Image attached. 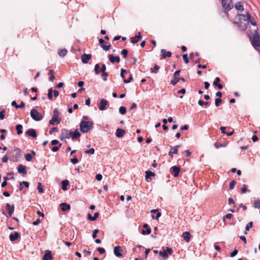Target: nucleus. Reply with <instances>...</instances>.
<instances>
[{
	"mask_svg": "<svg viewBox=\"0 0 260 260\" xmlns=\"http://www.w3.org/2000/svg\"><path fill=\"white\" fill-rule=\"evenodd\" d=\"M249 14L248 13H246V14H239V23L238 25L239 28L241 30H245L247 28L248 26V18H249Z\"/></svg>",
	"mask_w": 260,
	"mask_h": 260,
	"instance_id": "1",
	"label": "nucleus"
},
{
	"mask_svg": "<svg viewBox=\"0 0 260 260\" xmlns=\"http://www.w3.org/2000/svg\"><path fill=\"white\" fill-rule=\"evenodd\" d=\"M93 124L92 121L82 120L80 123V130L83 133H86L92 128Z\"/></svg>",
	"mask_w": 260,
	"mask_h": 260,
	"instance_id": "2",
	"label": "nucleus"
},
{
	"mask_svg": "<svg viewBox=\"0 0 260 260\" xmlns=\"http://www.w3.org/2000/svg\"><path fill=\"white\" fill-rule=\"evenodd\" d=\"M10 153L12 154L11 159L14 162L17 161L22 156L21 150L17 147H13Z\"/></svg>",
	"mask_w": 260,
	"mask_h": 260,
	"instance_id": "3",
	"label": "nucleus"
},
{
	"mask_svg": "<svg viewBox=\"0 0 260 260\" xmlns=\"http://www.w3.org/2000/svg\"><path fill=\"white\" fill-rule=\"evenodd\" d=\"M30 115L31 118L35 121H40L43 119L42 115L34 108L31 110Z\"/></svg>",
	"mask_w": 260,
	"mask_h": 260,
	"instance_id": "4",
	"label": "nucleus"
},
{
	"mask_svg": "<svg viewBox=\"0 0 260 260\" xmlns=\"http://www.w3.org/2000/svg\"><path fill=\"white\" fill-rule=\"evenodd\" d=\"M257 29V28L256 27L254 30L255 31V33L254 35L252 40H251V44L254 48L255 49L257 47L260 46V39H259V36L256 30Z\"/></svg>",
	"mask_w": 260,
	"mask_h": 260,
	"instance_id": "5",
	"label": "nucleus"
},
{
	"mask_svg": "<svg viewBox=\"0 0 260 260\" xmlns=\"http://www.w3.org/2000/svg\"><path fill=\"white\" fill-rule=\"evenodd\" d=\"M172 252V249L169 247H167L166 250H164V251H159L158 254L165 259H167L168 257V254H171Z\"/></svg>",
	"mask_w": 260,
	"mask_h": 260,
	"instance_id": "6",
	"label": "nucleus"
},
{
	"mask_svg": "<svg viewBox=\"0 0 260 260\" xmlns=\"http://www.w3.org/2000/svg\"><path fill=\"white\" fill-rule=\"evenodd\" d=\"M71 137V132L67 129H62L59 136V139L63 140L66 139H70Z\"/></svg>",
	"mask_w": 260,
	"mask_h": 260,
	"instance_id": "7",
	"label": "nucleus"
},
{
	"mask_svg": "<svg viewBox=\"0 0 260 260\" xmlns=\"http://www.w3.org/2000/svg\"><path fill=\"white\" fill-rule=\"evenodd\" d=\"M222 7L226 10H230L233 8L232 0H222Z\"/></svg>",
	"mask_w": 260,
	"mask_h": 260,
	"instance_id": "8",
	"label": "nucleus"
},
{
	"mask_svg": "<svg viewBox=\"0 0 260 260\" xmlns=\"http://www.w3.org/2000/svg\"><path fill=\"white\" fill-rule=\"evenodd\" d=\"M114 254L118 257H122V248L120 246H116L114 248Z\"/></svg>",
	"mask_w": 260,
	"mask_h": 260,
	"instance_id": "9",
	"label": "nucleus"
},
{
	"mask_svg": "<svg viewBox=\"0 0 260 260\" xmlns=\"http://www.w3.org/2000/svg\"><path fill=\"white\" fill-rule=\"evenodd\" d=\"M6 208L8 211V213L9 214V216H11L14 211V209H15L14 205H12V206H11L10 204L7 203L6 204Z\"/></svg>",
	"mask_w": 260,
	"mask_h": 260,
	"instance_id": "10",
	"label": "nucleus"
},
{
	"mask_svg": "<svg viewBox=\"0 0 260 260\" xmlns=\"http://www.w3.org/2000/svg\"><path fill=\"white\" fill-rule=\"evenodd\" d=\"M17 171L20 174H22L23 175L26 174L27 173L26 167L21 164L19 165L17 167Z\"/></svg>",
	"mask_w": 260,
	"mask_h": 260,
	"instance_id": "11",
	"label": "nucleus"
},
{
	"mask_svg": "<svg viewBox=\"0 0 260 260\" xmlns=\"http://www.w3.org/2000/svg\"><path fill=\"white\" fill-rule=\"evenodd\" d=\"M91 58V55L90 54L84 53L81 56V60L84 63H87Z\"/></svg>",
	"mask_w": 260,
	"mask_h": 260,
	"instance_id": "12",
	"label": "nucleus"
},
{
	"mask_svg": "<svg viewBox=\"0 0 260 260\" xmlns=\"http://www.w3.org/2000/svg\"><path fill=\"white\" fill-rule=\"evenodd\" d=\"M26 135L35 138L37 137V133L35 129L33 128L28 129L25 133Z\"/></svg>",
	"mask_w": 260,
	"mask_h": 260,
	"instance_id": "13",
	"label": "nucleus"
},
{
	"mask_svg": "<svg viewBox=\"0 0 260 260\" xmlns=\"http://www.w3.org/2000/svg\"><path fill=\"white\" fill-rule=\"evenodd\" d=\"M108 104V101L105 99H102L100 102V106L99 107V109L103 111L106 109V106Z\"/></svg>",
	"mask_w": 260,
	"mask_h": 260,
	"instance_id": "14",
	"label": "nucleus"
},
{
	"mask_svg": "<svg viewBox=\"0 0 260 260\" xmlns=\"http://www.w3.org/2000/svg\"><path fill=\"white\" fill-rule=\"evenodd\" d=\"M150 212H151V213H154V214L156 213L155 214V216L154 215V214H152L151 215L152 218L153 219H156V220H158V218L161 216V213L159 212L157 209H152V210H151Z\"/></svg>",
	"mask_w": 260,
	"mask_h": 260,
	"instance_id": "15",
	"label": "nucleus"
},
{
	"mask_svg": "<svg viewBox=\"0 0 260 260\" xmlns=\"http://www.w3.org/2000/svg\"><path fill=\"white\" fill-rule=\"evenodd\" d=\"M81 136L80 133L78 132V129H76L74 132H71V137L73 140L78 139Z\"/></svg>",
	"mask_w": 260,
	"mask_h": 260,
	"instance_id": "16",
	"label": "nucleus"
},
{
	"mask_svg": "<svg viewBox=\"0 0 260 260\" xmlns=\"http://www.w3.org/2000/svg\"><path fill=\"white\" fill-rule=\"evenodd\" d=\"M110 61L113 63L114 62L118 63L120 61V58L117 56H114L113 54L110 55L109 56Z\"/></svg>",
	"mask_w": 260,
	"mask_h": 260,
	"instance_id": "17",
	"label": "nucleus"
},
{
	"mask_svg": "<svg viewBox=\"0 0 260 260\" xmlns=\"http://www.w3.org/2000/svg\"><path fill=\"white\" fill-rule=\"evenodd\" d=\"M19 237V234L17 232H15L14 234L10 235L9 239L11 241L13 242L17 240Z\"/></svg>",
	"mask_w": 260,
	"mask_h": 260,
	"instance_id": "18",
	"label": "nucleus"
},
{
	"mask_svg": "<svg viewBox=\"0 0 260 260\" xmlns=\"http://www.w3.org/2000/svg\"><path fill=\"white\" fill-rule=\"evenodd\" d=\"M171 170L174 177H176L178 176L180 171V169L178 167L176 166H173L171 168Z\"/></svg>",
	"mask_w": 260,
	"mask_h": 260,
	"instance_id": "19",
	"label": "nucleus"
},
{
	"mask_svg": "<svg viewBox=\"0 0 260 260\" xmlns=\"http://www.w3.org/2000/svg\"><path fill=\"white\" fill-rule=\"evenodd\" d=\"M160 52L161 53L162 58L170 57L172 55V53L170 51H167L164 49H161Z\"/></svg>",
	"mask_w": 260,
	"mask_h": 260,
	"instance_id": "20",
	"label": "nucleus"
},
{
	"mask_svg": "<svg viewBox=\"0 0 260 260\" xmlns=\"http://www.w3.org/2000/svg\"><path fill=\"white\" fill-rule=\"evenodd\" d=\"M179 147H180V145H177L175 147H174V148H173L172 146H170V147L171 148V150L169 152V155L171 157H173V154H177L178 152V148Z\"/></svg>",
	"mask_w": 260,
	"mask_h": 260,
	"instance_id": "21",
	"label": "nucleus"
},
{
	"mask_svg": "<svg viewBox=\"0 0 260 260\" xmlns=\"http://www.w3.org/2000/svg\"><path fill=\"white\" fill-rule=\"evenodd\" d=\"M125 133V130L118 128L116 129L115 135L118 138H121Z\"/></svg>",
	"mask_w": 260,
	"mask_h": 260,
	"instance_id": "22",
	"label": "nucleus"
},
{
	"mask_svg": "<svg viewBox=\"0 0 260 260\" xmlns=\"http://www.w3.org/2000/svg\"><path fill=\"white\" fill-rule=\"evenodd\" d=\"M143 228L144 229H146V231H145L144 230H143L142 231V234L143 235H149L151 233V229L147 224H144L143 225Z\"/></svg>",
	"mask_w": 260,
	"mask_h": 260,
	"instance_id": "23",
	"label": "nucleus"
},
{
	"mask_svg": "<svg viewBox=\"0 0 260 260\" xmlns=\"http://www.w3.org/2000/svg\"><path fill=\"white\" fill-rule=\"evenodd\" d=\"M60 206L61 207V210L63 211L69 210L71 208L70 205L66 203H61Z\"/></svg>",
	"mask_w": 260,
	"mask_h": 260,
	"instance_id": "24",
	"label": "nucleus"
},
{
	"mask_svg": "<svg viewBox=\"0 0 260 260\" xmlns=\"http://www.w3.org/2000/svg\"><path fill=\"white\" fill-rule=\"evenodd\" d=\"M52 258L51 252L50 251H46L43 256V260H51Z\"/></svg>",
	"mask_w": 260,
	"mask_h": 260,
	"instance_id": "25",
	"label": "nucleus"
},
{
	"mask_svg": "<svg viewBox=\"0 0 260 260\" xmlns=\"http://www.w3.org/2000/svg\"><path fill=\"white\" fill-rule=\"evenodd\" d=\"M190 237L191 235L188 232H185L183 233L182 237L183 238L184 240L187 242H188L189 241Z\"/></svg>",
	"mask_w": 260,
	"mask_h": 260,
	"instance_id": "26",
	"label": "nucleus"
},
{
	"mask_svg": "<svg viewBox=\"0 0 260 260\" xmlns=\"http://www.w3.org/2000/svg\"><path fill=\"white\" fill-rule=\"evenodd\" d=\"M145 179L147 182H149V179L152 176H155V174L154 173L150 171H146L145 172Z\"/></svg>",
	"mask_w": 260,
	"mask_h": 260,
	"instance_id": "27",
	"label": "nucleus"
},
{
	"mask_svg": "<svg viewBox=\"0 0 260 260\" xmlns=\"http://www.w3.org/2000/svg\"><path fill=\"white\" fill-rule=\"evenodd\" d=\"M60 119H58L55 117H53L52 119L49 120V123L50 125H54L55 122H56L57 124H59L60 122Z\"/></svg>",
	"mask_w": 260,
	"mask_h": 260,
	"instance_id": "28",
	"label": "nucleus"
},
{
	"mask_svg": "<svg viewBox=\"0 0 260 260\" xmlns=\"http://www.w3.org/2000/svg\"><path fill=\"white\" fill-rule=\"evenodd\" d=\"M69 181L67 179L63 180V181H62V182H61L62 189L63 190H66L67 189V186L69 185Z\"/></svg>",
	"mask_w": 260,
	"mask_h": 260,
	"instance_id": "29",
	"label": "nucleus"
},
{
	"mask_svg": "<svg viewBox=\"0 0 260 260\" xmlns=\"http://www.w3.org/2000/svg\"><path fill=\"white\" fill-rule=\"evenodd\" d=\"M22 129H23V126L21 124H17L16 125V129L17 131V134L18 135H20L21 134H22V133H23Z\"/></svg>",
	"mask_w": 260,
	"mask_h": 260,
	"instance_id": "30",
	"label": "nucleus"
},
{
	"mask_svg": "<svg viewBox=\"0 0 260 260\" xmlns=\"http://www.w3.org/2000/svg\"><path fill=\"white\" fill-rule=\"evenodd\" d=\"M23 185H24V186L25 187L28 188L29 184L28 182L25 181H23L20 182L19 184V190H22L23 189Z\"/></svg>",
	"mask_w": 260,
	"mask_h": 260,
	"instance_id": "31",
	"label": "nucleus"
},
{
	"mask_svg": "<svg viewBox=\"0 0 260 260\" xmlns=\"http://www.w3.org/2000/svg\"><path fill=\"white\" fill-rule=\"evenodd\" d=\"M249 18H248V24L250 22L252 25L256 26V23L253 17H252L250 14H249Z\"/></svg>",
	"mask_w": 260,
	"mask_h": 260,
	"instance_id": "32",
	"label": "nucleus"
},
{
	"mask_svg": "<svg viewBox=\"0 0 260 260\" xmlns=\"http://www.w3.org/2000/svg\"><path fill=\"white\" fill-rule=\"evenodd\" d=\"M235 8L238 10L240 11L241 12L243 11L244 8L242 3L241 2H238L235 5Z\"/></svg>",
	"mask_w": 260,
	"mask_h": 260,
	"instance_id": "33",
	"label": "nucleus"
},
{
	"mask_svg": "<svg viewBox=\"0 0 260 260\" xmlns=\"http://www.w3.org/2000/svg\"><path fill=\"white\" fill-rule=\"evenodd\" d=\"M67 53V50L65 49H60L58 50V54L60 57H64L66 55Z\"/></svg>",
	"mask_w": 260,
	"mask_h": 260,
	"instance_id": "34",
	"label": "nucleus"
},
{
	"mask_svg": "<svg viewBox=\"0 0 260 260\" xmlns=\"http://www.w3.org/2000/svg\"><path fill=\"white\" fill-rule=\"evenodd\" d=\"M140 40V37H138L137 35L131 38V42L132 43H133V44L137 43V42H138Z\"/></svg>",
	"mask_w": 260,
	"mask_h": 260,
	"instance_id": "35",
	"label": "nucleus"
},
{
	"mask_svg": "<svg viewBox=\"0 0 260 260\" xmlns=\"http://www.w3.org/2000/svg\"><path fill=\"white\" fill-rule=\"evenodd\" d=\"M253 226V222L250 221L249 222L246 226L245 227V231L244 232V234H247V232L249 230V229L252 228Z\"/></svg>",
	"mask_w": 260,
	"mask_h": 260,
	"instance_id": "36",
	"label": "nucleus"
},
{
	"mask_svg": "<svg viewBox=\"0 0 260 260\" xmlns=\"http://www.w3.org/2000/svg\"><path fill=\"white\" fill-rule=\"evenodd\" d=\"M253 207L255 208L260 209V200H256L254 201Z\"/></svg>",
	"mask_w": 260,
	"mask_h": 260,
	"instance_id": "37",
	"label": "nucleus"
},
{
	"mask_svg": "<svg viewBox=\"0 0 260 260\" xmlns=\"http://www.w3.org/2000/svg\"><path fill=\"white\" fill-rule=\"evenodd\" d=\"M119 112L121 114L124 115L126 112V109L124 106H121L119 109Z\"/></svg>",
	"mask_w": 260,
	"mask_h": 260,
	"instance_id": "38",
	"label": "nucleus"
},
{
	"mask_svg": "<svg viewBox=\"0 0 260 260\" xmlns=\"http://www.w3.org/2000/svg\"><path fill=\"white\" fill-rule=\"evenodd\" d=\"M180 80V79L177 77H173V79L171 80V84L173 85H175Z\"/></svg>",
	"mask_w": 260,
	"mask_h": 260,
	"instance_id": "39",
	"label": "nucleus"
},
{
	"mask_svg": "<svg viewBox=\"0 0 260 260\" xmlns=\"http://www.w3.org/2000/svg\"><path fill=\"white\" fill-rule=\"evenodd\" d=\"M26 160L27 161H30L32 158V155L30 153H26L24 155Z\"/></svg>",
	"mask_w": 260,
	"mask_h": 260,
	"instance_id": "40",
	"label": "nucleus"
},
{
	"mask_svg": "<svg viewBox=\"0 0 260 260\" xmlns=\"http://www.w3.org/2000/svg\"><path fill=\"white\" fill-rule=\"evenodd\" d=\"M160 67L159 66L155 64L153 68H151V72L154 73H156L158 70L159 69Z\"/></svg>",
	"mask_w": 260,
	"mask_h": 260,
	"instance_id": "41",
	"label": "nucleus"
},
{
	"mask_svg": "<svg viewBox=\"0 0 260 260\" xmlns=\"http://www.w3.org/2000/svg\"><path fill=\"white\" fill-rule=\"evenodd\" d=\"M100 65L98 63H96L94 66V72L96 74H98L100 73Z\"/></svg>",
	"mask_w": 260,
	"mask_h": 260,
	"instance_id": "42",
	"label": "nucleus"
},
{
	"mask_svg": "<svg viewBox=\"0 0 260 260\" xmlns=\"http://www.w3.org/2000/svg\"><path fill=\"white\" fill-rule=\"evenodd\" d=\"M236 184V181L235 180H232L229 185L230 189L232 190L234 188L235 185Z\"/></svg>",
	"mask_w": 260,
	"mask_h": 260,
	"instance_id": "43",
	"label": "nucleus"
},
{
	"mask_svg": "<svg viewBox=\"0 0 260 260\" xmlns=\"http://www.w3.org/2000/svg\"><path fill=\"white\" fill-rule=\"evenodd\" d=\"M222 102L220 98H217L215 100V105L216 107H218Z\"/></svg>",
	"mask_w": 260,
	"mask_h": 260,
	"instance_id": "44",
	"label": "nucleus"
},
{
	"mask_svg": "<svg viewBox=\"0 0 260 260\" xmlns=\"http://www.w3.org/2000/svg\"><path fill=\"white\" fill-rule=\"evenodd\" d=\"M53 90L52 88H50L48 91V97L50 100H51L53 97L52 95Z\"/></svg>",
	"mask_w": 260,
	"mask_h": 260,
	"instance_id": "45",
	"label": "nucleus"
},
{
	"mask_svg": "<svg viewBox=\"0 0 260 260\" xmlns=\"http://www.w3.org/2000/svg\"><path fill=\"white\" fill-rule=\"evenodd\" d=\"M128 51L126 49H124L121 51V54L123 56V58H126L127 55Z\"/></svg>",
	"mask_w": 260,
	"mask_h": 260,
	"instance_id": "46",
	"label": "nucleus"
},
{
	"mask_svg": "<svg viewBox=\"0 0 260 260\" xmlns=\"http://www.w3.org/2000/svg\"><path fill=\"white\" fill-rule=\"evenodd\" d=\"M38 189L39 190V192L42 193L44 191L43 188L42 186V184L41 182H39L38 183Z\"/></svg>",
	"mask_w": 260,
	"mask_h": 260,
	"instance_id": "47",
	"label": "nucleus"
},
{
	"mask_svg": "<svg viewBox=\"0 0 260 260\" xmlns=\"http://www.w3.org/2000/svg\"><path fill=\"white\" fill-rule=\"evenodd\" d=\"M84 152H85V154H93L94 153V148H91L90 149L85 150Z\"/></svg>",
	"mask_w": 260,
	"mask_h": 260,
	"instance_id": "48",
	"label": "nucleus"
},
{
	"mask_svg": "<svg viewBox=\"0 0 260 260\" xmlns=\"http://www.w3.org/2000/svg\"><path fill=\"white\" fill-rule=\"evenodd\" d=\"M127 71L125 70V69H121V74H120V75H121V77L124 79H125L124 77V74H127Z\"/></svg>",
	"mask_w": 260,
	"mask_h": 260,
	"instance_id": "49",
	"label": "nucleus"
},
{
	"mask_svg": "<svg viewBox=\"0 0 260 260\" xmlns=\"http://www.w3.org/2000/svg\"><path fill=\"white\" fill-rule=\"evenodd\" d=\"M78 161V159L76 156H74L73 158L71 159V162L74 165L77 164Z\"/></svg>",
	"mask_w": 260,
	"mask_h": 260,
	"instance_id": "50",
	"label": "nucleus"
},
{
	"mask_svg": "<svg viewBox=\"0 0 260 260\" xmlns=\"http://www.w3.org/2000/svg\"><path fill=\"white\" fill-rule=\"evenodd\" d=\"M183 60L184 61V62L185 63H188L189 62V60H188V56H187V54H184L183 55Z\"/></svg>",
	"mask_w": 260,
	"mask_h": 260,
	"instance_id": "51",
	"label": "nucleus"
},
{
	"mask_svg": "<svg viewBox=\"0 0 260 260\" xmlns=\"http://www.w3.org/2000/svg\"><path fill=\"white\" fill-rule=\"evenodd\" d=\"M99 230L98 229H95L93 230L92 237L93 239H95L97 237V234L99 233Z\"/></svg>",
	"mask_w": 260,
	"mask_h": 260,
	"instance_id": "52",
	"label": "nucleus"
},
{
	"mask_svg": "<svg viewBox=\"0 0 260 260\" xmlns=\"http://www.w3.org/2000/svg\"><path fill=\"white\" fill-rule=\"evenodd\" d=\"M133 79V78L132 75L130 74L128 79L127 80V79H124L123 82L125 83H128L131 82V81H132Z\"/></svg>",
	"mask_w": 260,
	"mask_h": 260,
	"instance_id": "53",
	"label": "nucleus"
},
{
	"mask_svg": "<svg viewBox=\"0 0 260 260\" xmlns=\"http://www.w3.org/2000/svg\"><path fill=\"white\" fill-rule=\"evenodd\" d=\"M53 117H57L59 115V113L58 111L56 108L53 110Z\"/></svg>",
	"mask_w": 260,
	"mask_h": 260,
	"instance_id": "54",
	"label": "nucleus"
},
{
	"mask_svg": "<svg viewBox=\"0 0 260 260\" xmlns=\"http://www.w3.org/2000/svg\"><path fill=\"white\" fill-rule=\"evenodd\" d=\"M58 132V129L56 127H52L49 131V134L50 135L52 134L53 133H55V132Z\"/></svg>",
	"mask_w": 260,
	"mask_h": 260,
	"instance_id": "55",
	"label": "nucleus"
},
{
	"mask_svg": "<svg viewBox=\"0 0 260 260\" xmlns=\"http://www.w3.org/2000/svg\"><path fill=\"white\" fill-rule=\"evenodd\" d=\"M247 186L246 184L243 185V187L241 189L242 193H244L246 192V191H247Z\"/></svg>",
	"mask_w": 260,
	"mask_h": 260,
	"instance_id": "56",
	"label": "nucleus"
},
{
	"mask_svg": "<svg viewBox=\"0 0 260 260\" xmlns=\"http://www.w3.org/2000/svg\"><path fill=\"white\" fill-rule=\"evenodd\" d=\"M108 76V74L106 72L102 73V77H103L104 81H106L107 80Z\"/></svg>",
	"mask_w": 260,
	"mask_h": 260,
	"instance_id": "57",
	"label": "nucleus"
},
{
	"mask_svg": "<svg viewBox=\"0 0 260 260\" xmlns=\"http://www.w3.org/2000/svg\"><path fill=\"white\" fill-rule=\"evenodd\" d=\"M214 146H215V147L218 149L220 147H224L225 145L219 144L217 142H215L214 144Z\"/></svg>",
	"mask_w": 260,
	"mask_h": 260,
	"instance_id": "58",
	"label": "nucleus"
},
{
	"mask_svg": "<svg viewBox=\"0 0 260 260\" xmlns=\"http://www.w3.org/2000/svg\"><path fill=\"white\" fill-rule=\"evenodd\" d=\"M238 252V250L235 249L231 253L230 256L231 257H234L235 256H236Z\"/></svg>",
	"mask_w": 260,
	"mask_h": 260,
	"instance_id": "59",
	"label": "nucleus"
},
{
	"mask_svg": "<svg viewBox=\"0 0 260 260\" xmlns=\"http://www.w3.org/2000/svg\"><path fill=\"white\" fill-rule=\"evenodd\" d=\"M97 250L100 254H103L105 252V249L103 247H98Z\"/></svg>",
	"mask_w": 260,
	"mask_h": 260,
	"instance_id": "60",
	"label": "nucleus"
},
{
	"mask_svg": "<svg viewBox=\"0 0 260 260\" xmlns=\"http://www.w3.org/2000/svg\"><path fill=\"white\" fill-rule=\"evenodd\" d=\"M220 81V79L219 77H216L214 82H213V85L216 86L218 84V82Z\"/></svg>",
	"mask_w": 260,
	"mask_h": 260,
	"instance_id": "61",
	"label": "nucleus"
},
{
	"mask_svg": "<svg viewBox=\"0 0 260 260\" xmlns=\"http://www.w3.org/2000/svg\"><path fill=\"white\" fill-rule=\"evenodd\" d=\"M106 70V65L103 63L102 65V68L100 69V73L105 72Z\"/></svg>",
	"mask_w": 260,
	"mask_h": 260,
	"instance_id": "62",
	"label": "nucleus"
},
{
	"mask_svg": "<svg viewBox=\"0 0 260 260\" xmlns=\"http://www.w3.org/2000/svg\"><path fill=\"white\" fill-rule=\"evenodd\" d=\"M111 47V45H102V48L105 51H108Z\"/></svg>",
	"mask_w": 260,
	"mask_h": 260,
	"instance_id": "63",
	"label": "nucleus"
},
{
	"mask_svg": "<svg viewBox=\"0 0 260 260\" xmlns=\"http://www.w3.org/2000/svg\"><path fill=\"white\" fill-rule=\"evenodd\" d=\"M103 176L101 174H98L95 176V179L98 181H101L102 179Z\"/></svg>",
	"mask_w": 260,
	"mask_h": 260,
	"instance_id": "64",
	"label": "nucleus"
}]
</instances>
